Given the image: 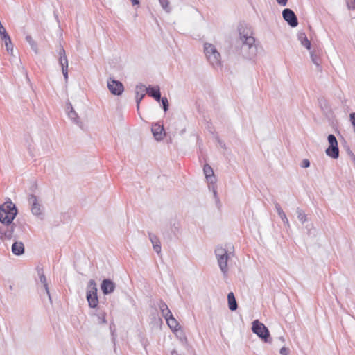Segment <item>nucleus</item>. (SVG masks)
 Masks as SVG:
<instances>
[{
  "mask_svg": "<svg viewBox=\"0 0 355 355\" xmlns=\"http://www.w3.org/2000/svg\"><path fill=\"white\" fill-rule=\"evenodd\" d=\"M239 39L237 45L239 46V53L247 60H252L257 57L258 45L255 42L251 27L244 23H240L238 26Z\"/></svg>",
  "mask_w": 355,
  "mask_h": 355,
  "instance_id": "obj_1",
  "label": "nucleus"
},
{
  "mask_svg": "<svg viewBox=\"0 0 355 355\" xmlns=\"http://www.w3.org/2000/svg\"><path fill=\"white\" fill-rule=\"evenodd\" d=\"M17 214V207L10 200L0 206V234L5 239H11L15 237L16 224L14 223V219Z\"/></svg>",
  "mask_w": 355,
  "mask_h": 355,
  "instance_id": "obj_2",
  "label": "nucleus"
},
{
  "mask_svg": "<svg viewBox=\"0 0 355 355\" xmlns=\"http://www.w3.org/2000/svg\"><path fill=\"white\" fill-rule=\"evenodd\" d=\"M204 53L209 62L214 67L221 65V57L214 45L210 43L204 44Z\"/></svg>",
  "mask_w": 355,
  "mask_h": 355,
  "instance_id": "obj_3",
  "label": "nucleus"
},
{
  "mask_svg": "<svg viewBox=\"0 0 355 355\" xmlns=\"http://www.w3.org/2000/svg\"><path fill=\"white\" fill-rule=\"evenodd\" d=\"M97 286L94 279H90L87 284L86 298L90 308H96L98 304V298L97 295Z\"/></svg>",
  "mask_w": 355,
  "mask_h": 355,
  "instance_id": "obj_4",
  "label": "nucleus"
},
{
  "mask_svg": "<svg viewBox=\"0 0 355 355\" xmlns=\"http://www.w3.org/2000/svg\"><path fill=\"white\" fill-rule=\"evenodd\" d=\"M252 331L261 338L265 343H271L270 334L268 328L258 320L252 323Z\"/></svg>",
  "mask_w": 355,
  "mask_h": 355,
  "instance_id": "obj_5",
  "label": "nucleus"
},
{
  "mask_svg": "<svg viewBox=\"0 0 355 355\" xmlns=\"http://www.w3.org/2000/svg\"><path fill=\"white\" fill-rule=\"evenodd\" d=\"M215 254L217 259V261L219 266L220 269L223 272L224 275H225L227 272V261L229 259L228 254L227 252L226 249L218 247L215 250Z\"/></svg>",
  "mask_w": 355,
  "mask_h": 355,
  "instance_id": "obj_6",
  "label": "nucleus"
},
{
  "mask_svg": "<svg viewBox=\"0 0 355 355\" xmlns=\"http://www.w3.org/2000/svg\"><path fill=\"white\" fill-rule=\"evenodd\" d=\"M28 202L31 207V213L40 219H43L44 213L42 205L39 203L37 197L33 194H30L28 197Z\"/></svg>",
  "mask_w": 355,
  "mask_h": 355,
  "instance_id": "obj_7",
  "label": "nucleus"
},
{
  "mask_svg": "<svg viewBox=\"0 0 355 355\" xmlns=\"http://www.w3.org/2000/svg\"><path fill=\"white\" fill-rule=\"evenodd\" d=\"M58 62L62 68V74L67 82L68 80V59L66 55V51L62 46H60L58 49Z\"/></svg>",
  "mask_w": 355,
  "mask_h": 355,
  "instance_id": "obj_8",
  "label": "nucleus"
},
{
  "mask_svg": "<svg viewBox=\"0 0 355 355\" xmlns=\"http://www.w3.org/2000/svg\"><path fill=\"white\" fill-rule=\"evenodd\" d=\"M107 87L110 92L115 96H120L124 91V87L121 82L116 80L112 78L107 80Z\"/></svg>",
  "mask_w": 355,
  "mask_h": 355,
  "instance_id": "obj_9",
  "label": "nucleus"
},
{
  "mask_svg": "<svg viewBox=\"0 0 355 355\" xmlns=\"http://www.w3.org/2000/svg\"><path fill=\"white\" fill-rule=\"evenodd\" d=\"M283 19L288 23L289 26L294 28L297 26L298 20L295 12L290 8H285L282 11Z\"/></svg>",
  "mask_w": 355,
  "mask_h": 355,
  "instance_id": "obj_10",
  "label": "nucleus"
},
{
  "mask_svg": "<svg viewBox=\"0 0 355 355\" xmlns=\"http://www.w3.org/2000/svg\"><path fill=\"white\" fill-rule=\"evenodd\" d=\"M116 288V284L110 279H104L101 284V289L106 295L112 293Z\"/></svg>",
  "mask_w": 355,
  "mask_h": 355,
  "instance_id": "obj_11",
  "label": "nucleus"
},
{
  "mask_svg": "<svg viewBox=\"0 0 355 355\" xmlns=\"http://www.w3.org/2000/svg\"><path fill=\"white\" fill-rule=\"evenodd\" d=\"M152 133L157 141H161L163 139L165 135V130L164 126L159 123H155L152 126Z\"/></svg>",
  "mask_w": 355,
  "mask_h": 355,
  "instance_id": "obj_12",
  "label": "nucleus"
},
{
  "mask_svg": "<svg viewBox=\"0 0 355 355\" xmlns=\"http://www.w3.org/2000/svg\"><path fill=\"white\" fill-rule=\"evenodd\" d=\"M322 54V51L320 49H314L310 51V56L312 62L317 67L318 70H321V58L320 56Z\"/></svg>",
  "mask_w": 355,
  "mask_h": 355,
  "instance_id": "obj_13",
  "label": "nucleus"
},
{
  "mask_svg": "<svg viewBox=\"0 0 355 355\" xmlns=\"http://www.w3.org/2000/svg\"><path fill=\"white\" fill-rule=\"evenodd\" d=\"M145 92L150 96V97H153L155 101L159 102L161 93H160V88L159 86H154V87H146Z\"/></svg>",
  "mask_w": 355,
  "mask_h": 355,
  "instance_id": "obj_14",
  "label": "nucleus"
},
{
  "mask_svg": "<svg viewBox=\"0 0 355 355\" xmlns=\"http://www.w3.org/2000/svg\"><path fill=\"white\" fill-rule=\"evenodd\" d=\"M139 89H141L142 92H145L146 86L143 84H139L135 88V99L137 103V109H139V105L144 97L145 96L144 93L139 94Z\"/></svg>",
  "mask_w": 355,
  "mask_h": 355,
  "instance_id": "obj_15",
  "label": "nucleus"
},
{
  "mask_svg": "<svg viewBox=\"0 0 355 355\" xmlns=\"http://www.w3.org/2000/svg\"><path fill=\"white\" fill-rule=\"evenodd\" d=\"M70 108V110L68 111V116L70 118V119L76 125H78L79 127L82 128V122L80 121L78 114L73 108L71 103L69 104L67 106V109L69 110Z\"/></svg>",
  "mask_w": 355,
  "mask_h": 355,
  "instance_id": "obj_16",
  "label": "nucleus"
},
{
  "mask_svg": "<svg viewBox=\"0 0 355 355\" xmlns=\"http://www.w3.org/2000/svg\"><path fill=\"white\" fill-rule=\"evenodd\" d=\"M11 250L15 255H22L25 251L24 245L21 241H15L12 245Z\"/></svg>",
  "mask_w": 355,
  "mask_h": 355,
  "instance_id": "obj_17",
  "label": "nucleus"
},
{
  "mask_svg": "<svg viewBox=\"0 0 355 355\" xmlns=\"http://www.w3.org/2000/svg\"><path fill=\"white\" fill-rule=\"evenodd\" d=\"M148 235H149V239L152 243L154 250L157 254H159L161 252L162 248H161V243L159 241V238L156 235H155L152 233H150V232L148 233Z\"/></svg>",
  "mask_w": 355,
  "mask_h": 355,
  "instance_id": "obj_18",
  "label": "nucleus"
},
{
  "mask_svg": "<svg viewBox=\"0 0 355 355\" xmlns=\"http://www.w3.org/2000/svg\"><path fill=\"white\" fill-rule=\"evenodd\" d=\"M167 324L173 331H177L180 329V326L176 319L173 317V314H170L169 317L165 319Z\"/></svg>",
  "mask_w": 355,
  "mask_h": 355,
  "instance_id": "obj_19",
  "label": "nucleus"
},
{
  "mask_svg": "<svg viewBox=\"0 0 355 355\" xmlns=\"http://www.w3.org/2000/svg\"><path fill=\"white\" fill-rule=\"evenodd\" d=\"M325 153L327 156L337 159L339 157V149L338 145H331L326 149Z\"/></svg>",
  "mask_w": 355,
  "mask_h": 355,
  "instance_id": "obj_20",
  "label": "nucleus"
},
{
  "mask_svg": "<svg viewBox=\"0 0 355 355\" xmlns=\"http://www.w3.org/2000/svg\"><path fill=\"white\" fill-rule=\"evenodd\" d=\"M38 275H39L40 281L43 284V286H44L45 291L49 297V299L50 302H51L52 300H51V297L50 291L49 289L46 278L45 275L43 272L42 269H41L38 271Z\"/></svg>",
  "mask_w": 355,
  "mask_h": 355,
  "instance_id": "obj_21",
  "label": "nucleus"
},
{
  "mask_svg": "<svg viewBox=\"0 0 355 355\" xmlns=\"http://www.w3.org/2000/svg\"><path fill=\"white\" fill-rule=\"evenodd\" d=\"M275 209H276L279 216L280 217V218L283 221L284 224L286 226H287L288 227H289L290 225H289L288 220V218L286 217V214L284 212V211L281 208L280 205L277 202H275Z\"/></svg>",
  "mask_w": 355,
  "mask_h": 355,
  "instance_id": "obj_22",
  "label": "nucleus"
},
{
  "mask_svg": "<svg viewBox=\"0 0 355 355\" xmlns=\"http://www.w3.org/2000/svg\"><path fill=\"white\" fill-rule=\"evenodd\" d=\"M228 307L231 311H236L238 308V304L232 292L227 295Z\"/></svg>",
  "mask_w": 355,
  "mask_h": 355,
  "instance_id": "obj_23",
  "label": "nucleus"
},
{
  "mask_svg": "<svg viewBox=\"0 0 355 355\" xmlns=\"http://www.w3.org/2000/svg\"><path fill=\"white\" fill-rule=\"evenodd\" d=\"M297 37L301 44L304 46L308 50L311 49V42L307 38L306 34L303 32L299 33L297 35Z\"/></svg>",
  "mask_w": 355,
  "mask_h": 355,
  "instance_id": "obj_24",
  "label": "nucleus"
},
{
  "mask_svg": "<svg viewBox=\"0 0 355 355\" xmlns=\"http://www.w3.org/2000/svg\"><path fill=\"white\" fill-rule=\"evenodd\" d=\"M159 307L162 313V315L166 319L169 317L170 314H172L170 309H168L167 304L163 302L160 301L159 303Z\"/></svg>",
  "mask_w": 355,
  "mask_h": 355,
  "instance_id": "obj_25",
  "label": "nucleus"
},
{
  "mask_svg": "<svg viewBox=\"0 0 355 355\" xmlns=\"http://www.w3.org/2000/svg\"><path fill=\"white\" fill-rule=\"evenodd\" d=\"M203 171L205 175L206 179L212 182V178L214 175V171L212 168L207 164H205L203 168Z\"/></svg>",
  "mask_w": 355,
  "mask_h": 355,
  "instance_id": "obj_26",
  "label": "nucleus"
},
{
  "mask_svg": "<svg viewBox=\"0 0 355 355\" xmlns=\"http://www.w3.org/2000/svg\"><path fill=\"white\" fill-rule=\"evenodd\" d=\"M170 225L171 231L175 235H176L178 233H180V224L179 222L176 221L175 220H171L170 221Z\"/></svg>",
  "mask_w": 355,
  "mask_h": 355,
  "instance_id": "obj_27",
  "label": "nucleus"
},
{
  "mask_svg": "<svg viewBox=\"0 0 355 355\" xmlns=\"http://www.w3.org/2000/svg\"><path fill=\"white\" fill-rule=\"evenodd\" d=\"M96 312L97 313H95V315L97 316L98 323L101 324L107 323V320L105 319L106 313L99 309H97Z\"/></svg>",
  "mask_w": 355,
  "mask_h": 355,
  "instance_id": "obj_28",
  "label": "nucleus"
},
{
  "mask_svg": "<svg viewBox=\"0 0 355 355\" xmlns=\"http://www.w3.org/2000/svg\"><path fill=\"white\" fill-rule=\"evenodd\" d=\"M296 212L297 214V218H298V220L302 224H304L305 222L307 221V220H308L307 216H306V214L304 213V211L302 209H301L300 208H297Z\"/></svg>",
  "mask_w": 355,
  "mask_h": 355,
  "instance_id": "obj_29",
  "label": "nucleus"
},
{
  "mask_svg": "<svg viewBox=\"0 0 355 355\" xmlns=\"http://www.w3.org/2000/svg\"><path fill=\"white\" fill-rule=\"evenodd\" d=\"M2 40H4V42H5V46L6 47L7 51L9 53L12 54L13 46H12L10 36L8 35L6 37L2 38Z\"/></svg>",
  "mask_w": 355,
  "mask_h": 355,
  "instance_id": "obj_30",
  "label": "nucleus"
},
{
  "mask_svg": "<svg viewBox=\"0 0 355 355\" xmlns=\"http://www.w3.org/2000/svg\"><path fill=\"white\" fill-rule=\"evenodd\" d=\"M26 42L30 44L32 50L35 53H38V48L37 43L33 40L31 35H26Z\"/></svg>",
  "mask_w": 355,
  "mask_h": 355,
  "instance_id": "obj_31",
  "label": "nucleus"
},
{
  "mask_svg": "<svg viewBox=\"0 0 355 355\" xmlns=\"http://www.w3.org/2000/svg\"><path fill=\"white\" fill-rule=\"evenodd\" d=\"M160 5L162 8L167 12L169 13L171 11V8L169 6L168 0H159Z\"/></svg>",
  "mask_w": 355,
  "mask_h": 355,
  "instance_id": "obj_32",
  "label": "nucleus"
},
{
  "mask_svg": "<svg viewBox=\"0 0 355 355\" xmlns=\"http://www.w3.org/2000/svg\"><path fill=\"white\" fill-rule=\"evenodd\" d=\"M159 102L162 104V107L164 112H166L168 110L169 103L166 97L160 96Z\"/></svg>",
  "mask_w": 355,
  "mask_h": 355,
  "instance_id": "obj_33",
  "label": "nucleus"
},
{
  "mask_svg": "<svg viewBox=\"0 0 355 355\" xmlns=\"http://www.w3.org/2000/svg\"><path fill=\"white\" fill-rule=\"evenodd\" d=\"M327 140L329 144V146L338 145L337 139L333 134H330L328 135Z\"/></svg>",
  "mask_w": 355,
  "mask_h": 355,
  "instance_id": "obj_34",
  "label": "nucleus"
},
{
  "mask_svg": "<svg viewBox=\"0 0 355 355\" xmlns=\"http://www.w3.org/2000/svg\"><path fill=\"white\" fill-rule=\"evenodd\" d=\"M347 7L349 10H355V0H347Z\"/></svg>",
  "mask_w": 355,
  "mask_h": 355,
  "instance_id": "obj_35",
  "label": "nucleus"
},
{
  "mask_svg": "<svg viewBox=\"0 0 355 355\" xmlns=\"http://www.w3.org/2000/svg\"><path fill=\"white\" fill-rule=\"evenodd\" d=\"M302 168H308L310 166V161L308 159H304L300 165Z\"/></svg>",
  "mask_w": 355,
  "mask_h": 355,
  "instance_id": "obj_36",
  "label": "nucleus"
},
{
  "mask_svg": "<svg viewBox=\"0 0 355 355\" xmlns=\"http://www.w3.org/2000/svg\"><path fill=\"white\" fill-rule=\"evenodd\" d=\"M320 107L322 110L325 112L327 110H328V106L327 105V103L324 100H321L320 101Z\"/></svg>",
  "mask_w": 355,
  "mask_h": 355,
  "instance_id": "obj_37",
  "label": "nucleus"
},
{
  "mask_svg": "<svg viewBox=\"0 0 355 355\" xmlns=\"http://www.w3.org/2000/svg\"><path fill=\"white\" fill-rule=\"evenodd\" d=\"M349 118H350L351 123L354 128V131L355 132V112L351 113L349 114Z\"/></svg>",
  "mask_w": 355,
  "mask_h": 355,
  "instance_id": "obj_38",
  "label": "nucleus"
},
{
  "mask_svg": "<svg viewBox=\"0 0 355 355\" xmlns=\"http://www.w3.org/2000/svg\"><path fill=\"white\" fill-rule=\"evenodd\" d=\"M281 355H288L289 349L286 347H282L279 351Z\"/></svg>",
  "mask_w": 355,
  "mask_h": 355,
  "instance_id": "obj_39",
  "label": "nucleus"
},
{
  "mask_svg": "<svg viewBox=\"0 0 355 355\" xmlns=\"http://www.w3.org/2000/svg\"><path fill=\"white\" fill-rule=\"evenodd\" d=\"M216 139H217V141H218V143L219 144V145H220L223 148L225 149V148H226L225 144L223 141H221V140L219 139V137H216Z\"/></svg>",
  "mask_w": 355,
  "mask_h": 355,
  "instance_id": "obj_40",
  "label": "nucleus"
},
{
  "mask_svg": "<svg viewBox=\"0 0 355 355\" xmlns=\"http://www.w3.org/2000/svg\"><path fill=\"white\" fill-rule=\"evenodd\" d=\"M277 2L283 6H285L287 4L288 0H276Z\"/></svg>",
  "mask_w": 355,
  "mask_h": 355,
  "instance_id": "obj_41",
  "label": "nucleus"
},
{
  "mask_svg": "<svg viewBox=\"0 0 355 355\" xmlns=\"http://www.w3.org/2000/svg\"><path fill=\"white\" fill-rule=\"evenodd\" d=\"M214 197H215V198H216V203H217V204H220V201H219V199H218V196H217V192H216V190H214Z\"/></svg>",
  "mask_w": 355,
  "mask_h": 355,
  "instance_id": "obj_42",
  "label": "nucleus"
},
{
  "mask_svg": "<svg viewBox=\"0 0 355 355\" xmlns=\"http://www.w3.org/2000/svg\"><path fill=\"white\" fill-rule=\"evenodd\" d=\"M133 6H136V5H139V0H130Z\"/></svg>",
  "mask_w": 355,
  "mask_h": 355,
  "instance_id": "obj_43",
  "label": "nucleus"
},
{
  "mask_svg": "<svg viewBox=\"0 0 355 355\" xmlns=\"http://www.w3.org/2000/svg\"><path fill=\"white\" fill-rule=\"evenodd\" d=\"M279 339L281 341H282V342H285V339L284 338V337H283V336H280V337L279 338Z\"/></svg>",
  "mask_w": 355,
  "mask_h": 355,
  "instance_id": "obj_44",
  "label": "nucleus"
},
{
  "mask_svg": "<svg viewBox=\"0 0 355 355\" xmlns=\"http://www.w3.org/2000/svg\"><path fill=\"white\" fill-rule=\"evenodd\" d=\"M112 341H113V342H114V343H115V340H116V338H115V337L114 336V334L112 333Z\"/></svg>",
  "mask_w": 355,
  "mask_h": 355,
  "instance_id": "obj_45",
  "label": "nucleus"
},
{
  "mask_svg": "<svg viewBox=\"0 0 355 355\" xmlns=\"http://www.w3.org/2000/svg\"><path fill=\"white\" fill-rule=\"evenodd\" d=\"M0 239H1V240H4V239H5V238H4L2 235H1V234H0Z\"/></svg>",
  "mask_w": 355,
  "mask_h": 355,
  "instance_id": "obj_46",
  "label": "nucleus"
},
{
  "mask_svg": "<svg viewBox=\"0 0 355 355\" xmlns=\"http://www.w3.org/2000/svg\"><path fill=\"white\" fill-rule=\"evenodd\" d=\"M352 154H354L352 152H349V155H350L352 158Z\"/></svg>",
  "mask_w": 355,
  "mask_h": 355,
  "instance_id": "obj_47",
  "label": "nucleus"
},
{
  "mask_svg": "<svg viewBox=\"0 0 355 355\" xmlns=\"http://www.w3.org/2000/svg\"><path fill=\"white\" fill-rule=\"evenodd\" d=\"M139 94L143 93V92H141V89H139Z\"/></svg>",
  "mask_w": 355,
  "mask_h": 355,
  "instance_id": "obj_48",
  "label": "nucleus"
}]
</instances>
